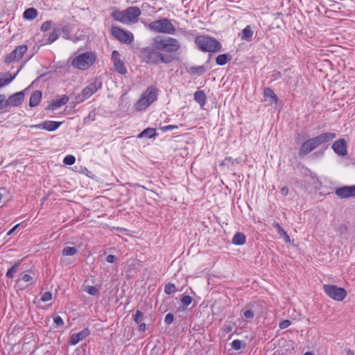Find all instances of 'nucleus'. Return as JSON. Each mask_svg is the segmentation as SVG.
<instances>
[{
  "mask_svg": "<svg viewBox=\"0 0 355 355\" xmlns=\"http://www.w3.org/2000/svg\"><path fill=\"white\" fill-rule=\"evenodd\" d=\"M180 42L173 37L157 35L150 46L139 49L138 55L143 62L150 65L170 64L178 58L175 54L180 50Z\"/></svg>",
  "mask_w": 355,
  "mask_h": 355,
  "instance_id": "nucleus-1",
  "label": "nucleus"
},
{
  "mask_svg": "<svg viewBox=\"0 0 355 355\" xmlns=\"http://www.w3.org/2000/svg\"><path fill=\"white\" fill-rule=\"evenodd\" d=\"M195 44L202 52L217 53L222 49L220 43L214 37L199 35L195 38Z\"/></svg>",
  "mask_w": 355,
  "mask_h": 355,
  "instance_id": "nucleus-2",
  "label": "nucleus"
},
{
  "mask_svg": "<svg viewBox=\"0 0 355 355\" xmlns=\"http://www.w3.org/2000/svg\"><path fill=\"white\" fill-rule=\"evenodd\" d=\"M146 26L155 33L173 35L175 32V28L167 18L155 20L148 24H146Z\"/></svg>",
  "mask_w": 355,
  "mask_h": 355,
  "instance_id": "nucleus-3",
  "label": "nucleus"
},
{
  "mask_svg": "<svg viewBox=\"0 0 355 355\" xmlns=\"http://www.w3.org/2000/svg\"><path fill=\"white\" fill-rule=\"evenodd\" d=\"M96 60L95 53L92 51H87L75 57L71 64L80 70H86L92 66Z\"/></svg>",
  "mask_w": 355,
  "mask_h": 355,
  "instance_id": "nucleus-4",
  "label": "nucleus"
},
{
  "mask_svg": "<svg viewBox=\"0 0 355 355\" xmlns=\"http://www.w3.org/2000/svg\"><path fill=\"white\" fill-rule=\"evenodd\" d=\"M157 98V89L150 87L142 94V97L137 101L136 107L138 110H143L153 103Z\"/></svg>",
  "mask_w": 355,
  "mask_h": 355,
  "instance_id": "nucleus-5",
  "label": "nucleus"
},
{
  "mask_svg": "<svg viewBox=\"0 0 355 355\" xmlns=\"http://www.w3.org/2000/svg\"><path fill=\"white\" fill-rule=\"evenodd\" d=\"M101 87L102 82L101 80H96L94 83H90L76 97V103L83 102L101 89Z\"/></svg>",
  "mask_w": 355,
  "mask_h": 355,
  "instance_id": "nucleus-6",
  "label": "nucleus"
},
{
  "mask_svg": "<svg viewBox=\"0 0 355 355\" xmlns=\"http://www.w3.org/2000/svg\"><path fill=\"white\" fill-rule=\"evenodd\" d=\"M323 290L329 297L336 301H343L347 296L345 289L336 285L324 284Z\"/></svg>",
  "mask_w": 355,
  "mask_h": 355,
  "instance_id": "nucleus-7",
  "label": "nucleus"
},
{
  "mask_svg": "<svg viewBox=\"0 0 355 355\" xmlns=\"http://www.w3.org/2000/svg\"><path fill=\"white\" fill-rule=\"evenodd\" d=\"M111 35L119 42L125 44H131L134 40L133 34L131 32L125 31L118 26L112 27Z\"/></svg>",
  "mask_w": 355,
  "mask_h": 355,
  "instance_id": "nucleus-8",
  "label": "nucleus"
},
{
  "mask_svg": "<svg viewBox=\"0 0 355 355\" xmlns=\"http://www.w3.org/2000/svg\"><path fill=\"white\" fill-rule=\"evenodd\" d=\"M27 46L25 44L18 46L10 53L5 58V63L7 64L20 60L27 51Z\"/></svg>",
  "mask_w": 355,
  "mask_h": 355,
  "instance_id": "nucleus-9",
  "label": "nucleus"
},
{
  "mask_svg": "<svg viewBox=\"0 0 355 355\" xmlns=\"http://www.w3.org/2000/svg\"><path fill=\"white\" fill-rule=\"evenodd\" d=\"M336 137V134L334 132H324L315 137L311 138L314 144L315 148L318 146L326 144L330 141L333 140Z\"/></svg>",
  "mask_w": 355,
  "mask_h": 355,
  "instance_id": "nucleus-10",
  "label": "nucleus"
},
{
  "mask_svg": "<svg viewBox=\"0 0 355 355\" xmlns=\"http://www.w3.org/2000/svg\"><path fill=\"white\" fill-rule=\"evenodd\" d=\"M24 91L17 92L7 98L8 112L12 107L19 106L24 100Z\"/></svg>",
  "mask_w": 355,
  "mask_h": 355,
  "instance_id": "nucleus-11",
  "label": "nucleus"
},
{
  "mask_svg": "<svg viewBox=\"0 0 355 355\" xmlns=\"http://www.w3.org/2000/svg\"><path fill=\"white\" fill-rule=\"evenodd\" d=\"M62 124V122H58V121H44L41 123L37 124V125H31L30 127L31 128H37V129H43L46 130L47 131H54L57 130L60 125Z\"/></svg>",
  "mask_w": 355,
  "mask_h": 355,
  "instance_id": "nucleus-12",
  "label": "nucleus"
},
{
  "mask_svg": "<svg viewBox=\"0 0 355 355\" xmlns=\"http://www.w3.org/2000/svg\"><path fill=\"white\" fill-rule=\"evenodd\" d=\"M336 196L341 198H346L349 197L355 196V185L354 186H344L337 188L335 191Z\"/></svg>",
  "mask_w": 355,
  "mask_h": 355,
  "instance_id": "nucleus-13",
  "label": "nucleus"
},
{
  "mask_svg": "<svg viewBox=\"0 0 355 355\" xmlns=\"http://www.w3.org/2000/svg\"><path fill=\"white\" fill-rule=\"evenodd\" d=\"M141 15V10L137 6H131L125 10V17L126 21L135 23L138 21V17Z\"/></svg>",
  "mask_w": 355,
  "mask_h": 355,
  "instance_id": "nucleus-14",
  "label": "nucleus"
},
{
  "mask_svg": "<svg viewBox=\"0 0 355 355\" xmlns=\"http://www.w3.org/2000/svg\"><path fill=\"white\" fill-rule=\"evenodd\" d=\"M347 142L344 139H339L332 145V148L336 154L340 156H345L347 154Z\"/></svg>",
  "mask_w": 355,
  "mask_h": 355,
  "instance_id": "nucleus-15",
  "label": "nucleus"
},
{
  "mask_svg": "<svg viewBox=\"0 0 355 355\" xmlns=\"http://www.w3.org/2000/svg\"><path fill=\"white\" fill-rule=\"evenodd\" d=\"M89 335H90V330L88 328H85L78 333L73 334L70 336L69 343L71 345H76L80 341H81L84 338H87Z\"/></svg>",
  "mask_w": 355,
  "mask_h": 355,
  "instance_id": "nucleus-16",
  "label": "nucleus"
},
{
  "mask_svg": "<svg viewBox=\"0 0 355 355\" xmlns=\"http://www.w3.org/2000/svg\"><path fill=\"white\" fill-rule=\"evenodd\" d=\"M315 149V147L314 146L313 142L312 141L311 139H309L308 140L302 143L299 149L298 153L300 157H303L304 155H308Z\"/></svg>",
  "mask_w": 355,
  "mask_h": 355,
  "instance_id": "nucleus-17",
  "label": "nucleus"
},
{
  "mask_svg": "<svg viewBox=\"0 0 355 355\" xmlns=\"http://www.w3.org/2000/svg\"><path fill=\"white\" fill-rule=\"evenodd\" d=\"M264 101H268L270 105L277 104L279 98L270 87H265L263 89Z\"/></svg>",
  "mask_w": 355,
  "mask_h": 355,
  "instance_id": "nucleus-18",
  "label": "nucleus"
},
{
  "mask_svg": "<svg viewBox=\"0 0 355 355\" xmlns=\"http://www.w3.org/2000/svg\"><path fill=\"white\" fill-rule=\"evenodd\" d=\"M134 321L139 324L138 330L139 331L144 332L146 330V324L143 322L144 321V313L139 311L137 310L135 314L133 316Z\"/></svg>",
  "mask_w": 355,
  "mask_h": 355,
  "instance_id": "nucleus-19",
  "label": "nucleus"
},
{
  "mask_svg": "<svg viewBox=\"0 0 355 355\" xmlns=\"http://www.w3.org/2000/svg\"><path fill=\"white\" fill-rule=\"evenodd\" d=\"M69 101V97L67 95H63L60 98L55 99L53 101L51 104L49 105L47 109L54 110L58 107H60Z\"/></svg>",
  "mask_w": 355,
  "mask_h": 355,
  "instance_id": "nucleus-20",
  "label": "nucleus"
},
{
  "mask_svg": "<svg viewBox=\"0 0 355 355\" xmlns=\"http://www.w3.org/2000/svg\"><path fill=\"white\" fill-rule=\"evenodd\" d=\"M42 98V92L37 90L35 91L31 96L29 99V106L30 107H35L40 102Z\"/></svg>",
  "mask_w": 355,
  "mask_h": 355,
  "instance_id": "nucleus-21",
  "label": "nucleus"
},
{
  "mask_svg": "<svg viewBox=\"0 0 355 355\" xmlns=\"http://www.w3.org/2000/svg\"><path fill=\"white\" fill-rule=\"evenodd\" d=\"M207 68L204 65L193 66L187 69V71L191 75L201 76L207 71Z\"/></svg>",
  "mask_w": 355,
  "mask_h": 355,
  "instance_id": "nucleus-22",
  "label": "nucleus"
},
{
  "mask_svg": "<svg viewBox=\"0 0 355 355\" xmlns=\"http://www.w3.org/2000/svg\"><path fill=\"white\" fill-rule=\"evenodd\" d=\"M253 33L254 32L252 30L251 26L248 25L243 29L241 34V37L243 40L250 42L252 40Z\"/></svg>",
  "mask_w": 355,
  "mask_h": 355,
  "instance_id": "nucleus-23",
  "label": "nucleus"
},
{
  "mask_svg": "<svg viewBox=\"0 0 355 355\" xmlns=\"http://www.w3.org/2000/svg\"><path fill=\"white\" fill-rule=\"evenodd\" d=\"M194 100L201 106L205 105L207 100L206 95L202 90H198L194 93Z\"/></svg>",
  "mask_w": 355,
  "mask_h": 355,
  "instance_id": "nucleus-24",
  "label": "nucleus"
},
{
  "mask_svg": "<svg viewBox=\"0 0 355 355\" xmlns=\"http://www.w3.org/2000/svg\"><path fill=\"white\" fill-rule=\"evenodd\" d=\"M246 241V237L242 232H236L232 240L233 244L236 245H243Z\"/></svg>",
  "mask_w": 355,
  "mask_h": 355,
  "instance_id": "nucleus-25",
  "label": "nucleus"
},
{
  "mask_svg": "<svg viewBox=\"0 0 355 355\" xmlns=\"http://www.w3.org/2000/svg\"><path fill=\"white\" fill-rule=\"evenodd\" d=\"M38 15L37 10L34 8H29L25 10L23 13V17L24 19L28 20H33L37 17Z\"/></svg>",
  "mask_w": 355,
  "mask_h": 355,
  "instance_id": "nucleus-26",
  "label": "nucleus"
},
{
  "mask_svg": "<svg viewBox=\"0 0 355 355\" xmlns=\"http://www.w3.org/2000/svg\"><path fill=\"white\" fill-rule=\"evenodd\" d=\"M272 226L277 230V232L280 237L283 238L286 243L290 242L289 236L279 223L274 222Z\"/></svg>",
  "mask_w": 355,
  "mask_h": 355,
  "instance_id": "nucleus-27",
  "label": "nucleus"
},
{
  "mask_svg": "<svg viewBox=\"0 0 355 355\" xmlns=\"http://www.w3.org/2000/svg\"><path fill=\"white\" fill-rule=\"evenodd\" d=\"M115 71L120 74H125L127 72L126 67L123 62L120 59L114 62Z\"/></svg>",
  "mask_w": 355,
  "mask_h": 355,
  "instance_id": "nucleus-28",
  "label": "nucleus"
},
{
  "mask_svg": "<svg viewBox=\"0 0 355 355\" xmlns=\"http://www.w3.org/2000/svg\"><path fill=\"white\" fill-rule=\"evenodd\" d=\"M157 135L156 130L154 128H148L145 130H144L139 135V138L143 137H148V138H153L155 137Z\"/></svg>",
  "mask_w": 355,
  "mask_h": 355,
  "instance_id": "nucleus-29",
  "label": "nucleus"
},
{
  "mask_svg": "<svg viewBox=\"0 0 355 355\" xmlns=\"http://www.w3.org/2000/svg\"><path fill=\"white\" fill-rule=\"evenodd\" d=\"M4 76L5 77L0 78V88L11 83L12 80L15 78L16 74L12 76L11 73H7Z\"/></svg>",
  "mask_w": 355,
  "mask_h": 355,
  "instance_id": "nucleus-30",
  "label": "nucleus"
},
{
  "mask_svg": "<svg viewBox=\"0 0 355 355\" xmlns=\"http://www.w3.org/2000/svg\"><path fill=\"white\" fill-rule=\"evenodd\" d=\"M231 60V56L229 54H220L216 58V62L218 65H225L228 60Z\"/></svg>",
  "mask_w": 355,
  "mask_h": 355,
  "instance_id": "nucleus-31",
  "label": "nucleus"
},
{
  "mask_svg": "<svg viewBox=\"0 0 355 355\" xmlns=\"http://www.w3.org/2000/svg\"><path fill=\"white\" fill-rule=\"evenodd\" d=\"M61 31L63 34V37L67 40L71 39V33L72 31V27L69 24H66L63 26L61 28Z\"/></svg>",
  "mask_w": 355,
  "mask_h": 355,
  "instance_id": "nucleus-32",
  "label": "nucleus"
},
{
  "mask_svg": "<svg viewBox=\"0 0 355 355\" xmlns=\"http://www.w3.org/2000/svg\"><path fill=\"white\" fill-rule=\"evenodd\" d=\"M0 110L3 112H8L7 98L4 94H0Z\"/></svg>",
  "mask_w": 355,
  "mask_h": 355,
  "instance_id": "nucleus-33",
  "label": "nucleus"
},
{
  "mask_svg": "<svg viewBox=\"0 0 355 355\" xmlns=\"http://www.w3.org/2000/svg\"><path fill=\"white\" fill-rule=\"evenodd\" d=\"M78 252V249L76 247H64L62 250V254L64 256H73Z\"/></svg>",
  "mask_w": 355,
  "mask_h": 355,
  "instance_id": "nucleus-34",
  "label": "nucleus"
},
{
  "mask_svg": "<svg viewBox=\"0 0 355 355\" xmlns=\"http://www.w3.org/2000/svg\"><path fill=\"white\" fill-rule=\"evenodd\" d=\"M232 348L234 350H239L242 348H245L246 345L245 343L240 340H234L231 343Z\"/></svg>",
  "mask_w": 355,
  "mask_h": 355,
  "instance_id": "nucleus-35",
  "label": "nucleus"
},
{
  "mask_svg": "<svg viewBox=\"0 0 355 355\" xmlns=\"http://www.w3.org/2000/svg\"><path fill=\"white\" fill-rule=\"evenodd\" d=\"M182 304L184 306L183 309L187 308L193 301V299L191 296L183 295L180 299Z\"/></svg>",
  "mask_w": 355,
  "mask_h": 355,
  "instance_id": "nucleus-36",
  "label": "nucleus"
},
{
  "mask_svg": "<svg viewBox=\"0 0 355 355\" xmlns=\"http://www.w3.org/2000/svg\"><path fill=\"white\" fill-rule=\"evenodd\" d=\"M100 289L95 286H88L85 289L88 294L95 296L99 294Z\"/></svg>",
  "mask_w": 355,
  "mask_h": 355,
  "instance_id": "nucleus-37",
  "label": "nucleus"
},
{
  "mask_svg": "<svg viewBox=\"0 0 355 355\" xmlns=\"http://www.w3.org/2000/svg\"><path fill=\"white\" fill-rule=\"evenodd\" d=\"M176 291V286L174 284L168 283L164 286V292L167 295H171Z\"/></svg>",
  "mask_w": 355,
  "mask_h": 355,
  "instance_id": "nucleus-38",
  "label": "nucleus"
},
{
  "mask_svg": "<svg viewBox=\"0 0 355 355\" xmlns=\"http://www.w3.org/2000/svg\"><path fill=\"white\" fill-rule=\"evenodd\" d=\"M112 17L119 21L124 22L125 20V11L124 12H116L112 15Z\"/></svg>",
  "mask_w": 355,
  "mask_h": 355,
  "instance_id": "nucleus-39",
  "label": "nucleus"
},
{
  "mask_svg": "<svg viewBox=\"0 0 355 355\" xmlns=\"http://www.w3.org/2000/svg\"><path fill=\"white\" fill-rule=\"evenodd\" d=\"M19 262H17L15 263V264L14 266H12L11 268H10L7 272H6V276L8 277V278H12L14 277V274L16 272L17 270V267L19 266Z\"/></svg>",
  "mask_w": 355,
  "mask_h": 355,
  "instance_id": "nucleus-40",
  "label": "nucleus"
},
{
  "mask_svg": "<svg viewBox=\"0 0 355 355\" xmlns=\"http://www.w3.org/2000/svg\"><path fill=\"white\" fill-rule=\"evenodd\" d=\"M58 30L55 28L53 31L49 34V37L47 39V43L51 44L55 42L58 38Z\"/></svg>",
  "mask_w": 355,
  "mask_h": 355,
  "instance_id": "nucleus-41",
  "label": "nucleus"
},
{
  "mask_svg": "<svg viewBox=\"0 0 355 355\" xmlns=\"http://www.w3.org/2000/svg\"><path fill=\"white\" fill-rule=\"evenodd\" d=\"M75 162L76 158L73 155H67L63 159V163L66 165H72L75 163Z\"/></svg>",
  "mask_w": 355,
  "mask_h": 355,
  "instance_id": "nucleus-42",
  "label": "nucleus"
},
{
  "mask_svg": "<svg viewBox=\"0 0 355 355\" xmlns=\"http://www.w3.org/2000/svg\"><path fill=\"white\" fill-rule=\"evenodd\" d=\"M51 25H52V21H44L41 27H40V30L42 31V32H46L47 31H49L51 27Z\"/></svg>",
  "mask_w": 355,
  "mask_h": 355,
  "instance_id": "nucleus-43",
  "label": "nucleus"
},
{
  "mask_svg": "<svg viewBox=\"0 0 355 355\" xmlns=\"http://www.w3.org/2000/svg\"><path fill=\"white\" fill-rule=\"evenodd\" d=\"M174 320V315L172 313H168L166 315L164 318V322L169 325L173 323Z\"/></svg>",
  "mask_w": 355,
  "mask_h": 355,
  "instance_id": "nucleus-44",
  "label": "nucleus"
},
{
  "mask_svg": "<svg viewBox=\"0 0 355 355\" xmlns=\"http://www.w3.org/2000/svg\"><path fill=\"white\" fill-rule=\"evenodd\" d=\"M51 298H52L51 293V292H45L42 295L40 300L45 302H48V301L51 300Z\"/></svg>",
  "mask_w": 355,
  "mask_h": 355,
  "instance_id": "nucleus-45",
  "label": "nucleus"
},
{
  "mask_svg": "<svg viewBox=\"0 0 355 355\" xmlns=\"http://www.w3.org/2000/svg\"><path fill=\"white\" fill-rule=\"evenodd\" d=\"M291 324V321L289 320H284L283 321H282L279 324V327L281 329H286L287 327H288Z\"/></svg>",
  "mask_w": 355,
  "mask_h": 355,
  "instance_id": "nucleus-46",
  "label": "nucleus"
},
{
  "mask_svg": "<svg viewBox=\"0 0 355 355\" xmlns=\"http://www.w3.org/2000/svg\"><path fill=\"white\" fill-rule=\"evenodd\" d=\"M178 128V126L175 125H164V126L160 127V130L164 132L173 130V129H176Z\"/></svg>",
  "mask_w": 355,
  "mask_h": 355,
  "instance_id": "nucleus-47",
  "label": "nucleus"
},
{
  "mask_svg": "<svg viewBox=\"0 0 355 355\" xmlns=\"http://www.w3.org/2000/svg\"><path fill=\"white\" fill-rule=\"evenodd\" d=\"M53 322L57 326H62L64 324L63 320L59 315H56L53 318Z\"/></svg>",
  "mask_w": 355,
  "mask_h": 355,
  "instance_id": "nucleus-48",
  "label": "nucleus"
},
{
  "mask_svg": "<svg viewBox=\"0 0 355 355\" xmlns=\"http://www.w3.org/2000/svg\"><path fill=\"white\" fill-rule=\"evenodd\" d=\"M243 316L246 318H253L254 316V313L252 310H247L243 312Z\"/></svg>",
  "mask_w": 355,
  "mask_h": 355,
  "instance_id": "nucleus-49",
  "label": "nucleus"
},
{
  "mask_svg": "<svg viewBox=\"0 0 355 355\" xmlns=\"http://www.w3.org/2000/svg\"><path fill=\"white\" fill-rule=\"evenodd\" d=\"M225 161L230 162L232 165L235 163L239 164L240 162L239 158L233 159L232 157H226Z\"/></svg>",
  "mask_w": 355,
  "mask_h": 355,
  "instance_id": "nucleus-50",
  "label": "nucleus"
},
{
  "mask_svg": "<svg viewBox=\"0 0 355 355\" xmlns=\"http://www.w3.org/2000/svg\"><path fill=\"white\" fill-rule=\"evenodd\" d=\"M33 279V277L28 274H24L21 277V280L24 282H28Z\"/></svg>",
  "mask_w": 355,
  "mask_h": 355,
  "instance_id": "nucleus-51",
  "label": "nucleus"
},
{
  "mask_svg": "<svg viewBox=\"0 0 355 355\" xmlns=\"http://www.w3.org/2000/svg\"><path fill=\"white\" fill-rule=\"evenodd\" d=\"M106 261L108 262V263H114L116 261V257L115 255H113V254H109L108 256H107L106 257Z\"/></svg>",
  "mask_w": 355,
  "mask_h": 355,
  "instance_id": "nucleus-52",
  "label": "nucleus"
},
{
  "mask_svg": "<svg viewBox=\"0 0 355 355\" xmlns=\"http://www.w3.org/2000/svg\"><path fill=\"white\" fill-rule=\"evenodd\" d=\"M112 59L113 60L114 62L117 60H120V54L117 51L114 50L112 51Z\"/></svg>",
  "mask_w": 355,
  "mask_h": 355,
  "instance_id": "nucleus-53",
  "label": "nucleus"
},
{
  "mask_svg": "<svg viewBox=\"0 0 355 355\" xmlns=\"http://www.w3.org/2000/svg\"><path fill=\"white\" fill-rule=\"evenodd\" d=\"M281 193L284 196H286L288 195V188L287 187H283L282 189H281Z\"/></svg>",
  "mask_w": 355,
  "mask_h": 355,
  "instance_id": "nucleus-54",
  "label": "nucleus"
},
{
  "mask_svg": "<svg viewBox=\"0 0 355 355\" xmlns=\"http://www.w3.org/2000/svg\"><path fill=\"white\" fill-rule=\"evenodd\" d=\"M19 224H17L15 226H14L11 230H10L8 232L7 235L8 236L11 235L17 230V228L19 227Z\"/></svg>",
  "mask_w": 355,
  "mask_h": 355,
  "instance_id": "nucleus-55",
  "label": "nucleus"
},
{
  "mask_svg": "<svg viewBox=\"0 0 355 355\" xmlns=\"http://www.w3.org/2000/svg\"><path fill=\"white\" fill-rule=\"evenodd\" d=\"M272 76L275 78V79H277V78H281L282 76V74H281V72L279 71H276L273 73Z\"/></svg>",
  "mask_w": 355,
  "mask_h": 355,
  "instance_id": "nucleus-56",
  "label": "nucleus"
},
{
  "mask_svg": "<svg viewBox=\"0 0 355 355\" xmlns=\"http://www.w3.org/2000/svg\"><path fill=\"white\" fill-rule=\"evenodd\" d=\"M347 355H354V353L352 349H348L347 352Z\"/></svg>",
  "mask_w": 355,
  "mask_h": 355,
  "instance_id": "nucleus-57",
  "label": "nucleus"
},
{
  "mask_svg": "<svg viewBox=\"0 0 355 355\" xmlns=\"http://www.w3.org/2000/svg\"><path fill=\"white\" fill-rule=\"evenodd\" d=\"M304 355H314V354H313V353H312L311 352H307Z\"/></svg>",
  "mask_w": 355,
  "mask_h": 355,
  "instance_id": "nucleus-58",
  "label": "nucleus"
},
{
  "mask_svg": "<svg viewBox=\"0 0 355 355\" xmlns=\"http://www.w3.org/2000/svg\"><path fill=\"white\" fill-rule=\"evenodd\" d=\"M220 166H225V160L220 163Z\"/></svg>",
  "mask_w": 355,
  "mask_h": 355,
  "instance_id": "nucleus-59",
  "label": "nucleus"
},
{
  "mask_svg": "<svg viewBox=\"0 0 355 355\" xmlns=\"http://www.w3.org/2000/svg\"><path fill=\"white\" fill-rule=\"evenodd\" d=\"M137 185L138 187H141V188H143V189H145V187H144V186H141V185L138 184H137Z\"/></svg>",
  "mask_w": 355,
  "mask_h": 355,
  "instance_id": "nucleus-60",
  "label": "nucleus"
}]
</instances>
